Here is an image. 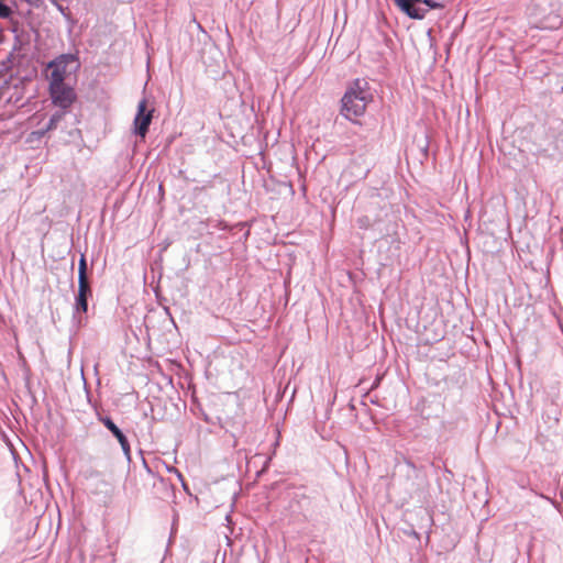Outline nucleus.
I'll return each mask as SVG.
<instances>
[{
    "label": "nucleus",
    "mask_w": 563,
    "mask_h": 563,
    "mask_svg": "<svg viewBox=\"0 0 563 563\" xmlns=\"http://www.w3.org/2000/svg\"><path fill=\"white\" fill-rule=\"evenodd\" d=\"M372 100L373 93L368 82L363 78H357L342 97L341 113L349 120L361 117L365 113L366 107Z\"/></svg>",
    "instance_id": "nucleus-1"
},
{
    "label": "nucleus",
    "mask_w": 563,
    "mask_h": 563,
    "mask_svg": "<svg viewBox=\"0 0 563 563\" xmlns=\"http://www.w3.org/2000/svg\"><path fill=\"white\" fill-rule=\"evenodd\" d=\"M51 69L49 82H65L71 73L80 68L78 54H60L47 64Z\"/></svg>",
    "instance_id": "nucleus-2"
},
{
    "label": "nucleus",
    "mask_w": 563,
    "mask_h": 563,
    "mask_svg": "<svg viewBox=\"0 0 563 563\" xmlns=\"http://www.w3.org/2000/svg\"><path fill=\"white\" fill-rule=\"evenodd\" d=\"M49 95L55 106L68 109L76 99V93L65 82H49Z\"/></svg>",
    "instance_id": "nucleus-3"
},
{
    "label": "nucleus",
    "mask_w": 563,
    "mask_h": 563,
    "mask_svg": "<svg viewBox=\"0 0 563 563\" xmlns=\"http://www.w3.org/2000/svg\"><path fill=\"white\" fill-rule=\"evenodd\" d=\"M98 420L112 433V435L118 440L123 451L124 456L128 461H131V446L126 435L122 432V430L112 421V419L108 416H102L98 413Z\"/></svg>",
    "instance_id": "nucleus-4"
},
{
    "label": "nucleus",
    "mask_w": 563,
    "mask_h": 563,
    "mask_svg": "<svg viewBox=\"0 0 563 563\" xmlns=\"http://www.w3.org/2000/svg\"><path fill=\"white\" fill-rule=\"evenodd\" d=\"M394 1L399 7V9L411 19L422 20L428 12V10L416 5V3L421 2V0H394Z\"/></svg>",
    "instance_id": "nucleus-5"
},
{
    "label": "nucleus",
    "mask_w": 563,
    "mask_h": 563,
    "mask_svg": "<svg viewBox=\"0 0 563 563\" xmlns=\"http://www.w3.org/2000/svg\"><path fill=\"white\" fill-rule=\"evenodd\" d=\"M92 295L91 288H79L75 298L74 318H79L80 314L88 311V298Z\"/></svg>",
    "instance_id": "nucleus-6"
},
{
    "label": "nucleus",
    "mask_w": 563,
    "mask_h": 563,
    "mask_svg": "<svg viewBox=\"0 0 563 563\" xmlns=\"http://www.w3.org/2000/svg\"><path fill=\"white\" fill-rule=\"evenodd\" d=\"M153 113V110H148L145 114V117H142V118H135L134 119V131H135V134L141 136L142 139L145 137L147 131H148V126L152 122V115Z\"/></svg>",
    "instance_id": "nucleus-7"
},
{
    "label": "nucleus",
    "mask_w": 563,
    "mask_h": 563,
    "mask_svg": "<svg viewBox=\"0 0 563 563\" xmlns=\"http://www.w3.org/2000/svg\"><path fill=\"white\" fill-rule=\"evenodd\" d=\"M64 112L63 111H57L55 113H53L48 120V123L47 125L45 126V131H52V130H55L58 125V123L63 120L64 118Z\"/></svg>",
    "instance_id": "nucleus-8"
},
{
    "label": "nucleus",
    "mask_w": 563,
    "mask_h": 563,
    "mask_svg": "<svg viewBox=\"0 0 563 563\" xmlns=\"http://www.w3.org/2000/svg\"><path fill=\"white\" fill-rule=\"evenodd\" d=\"M356 224L361 230H368L373 227L374 221L368 216L357 218Z\"/></svg>",
    "instance_id": "nucleus-9"
},
{
    "label": "nucleus",
    "mask_w": 563,
    "mask_h": 563,
    "mask_svg": "<svg viewBox=\"0 0 563 563\" xmlns=\"http://www.w3.org/2000/svg\"><path fill=\"white\" fill-rule=\"evenodd\" d=\"M12 14V9L4 2V0H0V18L8 19Z\"/></svg>",
    "instance_id": "nucleus-10"
},
{
    "label": "nucleus",
    "mask_w": 563,
    "mask_h": 563,
    "mask_svg": "<svg viewBox=\"0 0 563 563\" xmlns=\"http://www.w3.org/2000/svg\"><path fill=\"white\" fill-rule=\"evenodd\" d=\"M78 287L79 288H91L87 272L78 273Z\"/></svg>",
    "instance_id": "nucleus-11"
},
{
    "label": "nucleus",
    "mask_w": 563,
    "mask_h": 563,
    "mask_svg": "<svg viewBox=\"0 0 563 563\" xmlns=\"http://www.w3.org/2000/svg\"><path fill=\"white\" fill-rule=\"evenodd\" d=\"M147 110H146V100L142 99L137 104V113L135 118H142L145 117Z\"/></svg>",
    "instance_id": "nucleus-12"
},
{
    "label": "nucleus",
    "mask_w": 563,
    "mask_h": 563,
    "mask_svg": "<svg viewBox=\"0 0 563 563\" xmlns=\"http://www.w3.org/2000/svg\"><path fill=\"white\" fill-rule=\"evenodd\" d=\"M429 9H442L444 5L441 2H435L433 0H421Z\"/></svg>",
    "instance_id": "nucleus-13"
},
{
    "label": "nucleus",
    "mask_w": 563,
    "mask_h": 563,
    "mask_svg": "<svg viewBox=\"0 0 563 563\" xmlns=\"http://www.w3.org/2000/svg\"><path fill=\"white\" fill-rule=\"evenodd\" d=\"M85 273L87 272V261L85 254H81L78 263V273Z\"/></svg>",
    "instance_id": "nucleus-14"
},
{
    "label": "nucleus",
    "mask_w": 563,
    "mask_h": 563,
    "mask_svg": "<svg viewBox=\"0 0 563 563\" xmlns=\"http://www.w3.org/2000/svg\"><path fill=\"white\" fill-rule=\"evenodd\" d=\"M48 131H45V128L40 130V131H36L34 132V134L37 135V137H43Z\"/></svg>",
    "instance_id": "nucleus-15"
},
{
    "label": "nucleus",
    "mask_w": 563,
    "mask_h": 563,
    "mask_svg": "<svg viewBox=\"0 0 563 563\" xmlns=\"http://www.w3.org/2000/svg\"><path fill=\"white\" fill-rule=\"evenodd\" d=\"M24 1H25V2H27V3H29V4H31V5H38V2H40L41 0H24Z\"/></svg>",
    "instance_id": "nucleus-16"
},
{
    "label": "nucleus",
    "mask_w": 563,
    "mask_h": 563,
    "mask_svg": "<svg viewBox=\"0 0 563 563\" xmlns=\"http://www.w3.org/2000/svg\"><path fill=\"white\" fill-rule=\"evenodd\" d=\"M57 9L65 15V8L60 4H57Z\"/></svg>",
    "instance_id": "nucleus-17"
}]
</instances>
